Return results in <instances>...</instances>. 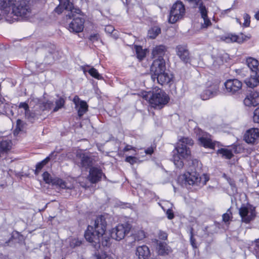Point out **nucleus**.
<instances>
[{"label": "nucleus", "instance_id": "f257e3e1", "mask_svg": "<svg viewBox=\"0 0 259 259\" xmlns=\"http://www.w3.org/2000/svg\"><path fill=\"white\" fill-rule=\"evenodd\" d=\"M107 223L103 216L98 217L93 226H89L84 233L87 241L96 249L109 247L111 244L109 234L106 232Z\"/></svg>", "mask_w": 259, "mask_h": 259}, {"label": "nucleus", "instance_id": "f03ea898", "mask_svg": "<svg viewBox=\"0 0 259 259\" xmlns=\"http://www.w3.org/2000/svg\"><path fill=\"white\" fill-rule=\"evenodd\" d=\"M165 62L163 58L154 59L150 68L152 80L161 85L168 83L171 76L165 72Z\"/></svg>", "mask_w": 259, "mask_h": 259}, {"label": "nucleus", "instance_id": "7ed1b4c3", "mask_svg": "<svg viewBox=\"0 0 259 259\" xmlns=\"http://www.w3.org/2000/svg\"><path fill=\"white\" fill-rule=\"evenodd\" d=\"M142 96L143 99L148 101L153 107L158 109L163 108L169 100L168 96L160 89L143 92Z\"/></svg>", "mask_w": 259, "mask_h": 259}, {"label": "nucleus", "instance_id": "20e7f679", "mask_svg": "<svg viewBox=\"0 0 259 259\" xmlns=\"http://www.w3.org/2000/svg\"><path fill=\"white\" fill-rule=\"evenodd\" d=\"M12 7L11 15L17 17L15 19L26 20L30 16L31 9L29 0H18Z\"/></svg>", "mask_w": 259, "mask_h": 259}, {"label": "nucleus", "instance_id": "39448f33", "mask_svg": "<svg viewBox=\"0 0 259 259\" xmlns=\"http://www.w3.org/2000/svg\"><path fill=\"white\" fill-rule=\"evenodd\" d=\"M190 150L187 146L183 144H178V146L172 151L171 160L177 167L182 168L184 165L183 159L187 158L190 155Z\"/></svg>", "mask_w": 259, "mask_h": 259}, {"label": "nucleus", "instance_id": "423d86ee", "mask_svg": "<svg viewBox=\"0 0 259 259\" xmlns=\"http://www.w3.org/2000/svg\"><path fill=\"white\" fill-rule=\"evenodd\" d=\"M185 182L189 185H196L202 187L205 185L209 180V178L206 175L203 174L202 176L196 171L187 172L183 176Z\"/></svg>", "mask_w": 259, "mask_h": 259}, {"label": "nucleus", "instance_id": "0eeeda50", "mask_svg": "<svg viewBox=\"0 0 259 259\" xmlns=\"http://www.w3.org/2000/svg\"><path fill=\"white\" fill-rule=\"evenodd\" d=\"M185 8L183 3L178 1L172 5L170 10L169 22L174 24L182 19L185 14Z\"/></svg>", "mask_w": 259, "mask_h": 259}, {"label": "nucleus", "instance_id": "6e6552de", "mask_svg": "<svg viewBox=\"0 0 259 259\" xmlns=\"http://www.w3.org/2000/svg\"><path fill=\"white\" fill-rule=\"evenodd\" d=\"M131 227L128 224L118 225L113 228L110 232L111 237L117 241L123 239L130 231Z\"/></svg>", "mask_w": 259, "mask_h": 259}, {"label": "nucleus", "instance_id": "1a4fd4ad", "mask_svg": "<svg viewBox=\"0 0 259 259\" xmlns=\"http://www.w3.org/2000/svg\"><path fill=\"white\" fill-rule=\"evenodd\" d=\"M195 133L199 142V144L205 148L214 149L215 142H212L210 136L200 129H196Z\"/></svg>", "mask_w": 259, "mask_h": 259}, {"label": "nucleus", "instance_id": "9d476101", "mask_svg": "<svg viewBox=\"0 0 259 259\" xmlns=\"http://www.w3.org/2000/svg\"><path fill=\"white\" fill-rule=\"evenodd\" d=\"M42 177L44 181L47 184L58 186L62 189H71L73 188L71 184L68 185L63 180L56 177H52L47 171L43 174Z\"/></svg>", "mask_w": 259, "mask_h": 259}, {"label": "nucleus", "instance_id": "9b49d317", "mask_svg": "<svg viewBox=\"0 0 259 259\" xmlns=\"http://www.w3.org/2000/svg\"><path fill=\"white\" fill-rule=\"evenodd\" d=\"M226 91L231 95H236L241 92L242 83L237 79L227 80L224 83Z\"/></svg>", "mask_w": 259, "mask_h": 259}, {"label": "nucleus", "instance_id": "f8f14e48", "mask_svg": "<svg viewBox=\"0 0 259 259\" xmlns=\"http://www.w3.org/2000/svg\"><path fill=\"white\" fill-rule=\"evenodd\" d=\"M239 212L242 221L245 223H249L255 217V208L252 206H242L239 208Z\"/></svg>", "mask_w": 259, "mask_h": 259}, {"label": "nucleus", "instance_id": "ddd939ff", "mask_svg": "<svg viewBox=\"0 0 259 259\" xmlns=\"http://www.w3.org/2000/svg\"><path fill=\"white\" fill-rule=\"evenodd\" d=\"M60 6L62 7L64 9L68 11L66 14V17L68 19H72L74 17V13L79 14L81 11L78 8H74L72 3H70L69 0H59Z\"/></svg>", "mask_w": 259, "mask_h": 259}, {"label": "nucleus", "instance_id": "4468645a", "mask_svg": "<svg viewBox=\"0 0 259 259\" xmlns=\"http://www.w3.org/2000/svg\"><path fill=\"white\" fill-rule=\"evenodd\" d=\"M250 37V35H245L243 33H240L238 35L229 34L222 36L221 39L222 40L227 43L236 42L239 44H241L249 39Z\"/></svg>", "mask_w": 259, "mask_h": 259}, {"label": "nucleus", "instance_id": "2eb2a0df", "mask_svg": "<svg viewBox=\"0 0 259 259\" xmlns=\"http://www.w3.org/2000/svg\"><path fill=\"white\" fill-rule=\"evenodd\" d=\"M76 14L74 13L73 20L70 23L69 25V30L70 31L75 32H79L82 31L83 29V20L79 17H76Z\"/></svg>", "mask_w": 259, "mask_h": 259}, {"label": "nucleus", "instance_id": "dca6fc26", "mask_svg": "<svg viewBox=\"0 0 259 259\" xmlns=\"http://www.w3.org/2000/svg\"><path fill=\"white\" fill-rule=\"evenodd\" d=\"M75 106V108L77 111L78 115L80 117L88 111V105L86 102L81 100L77 96H75L73 99Z\"/></svg>", "mask_w": 259, "mask_h": 259}, {"label": "nucleus", "instance_id": "f3484780", "mask_svg": "<svg viewBox=\"0 0 259 259\" xmlns=\"http://www.w3.org/2000/svg\"><path fill=\"white\" fill-rule=\"evenodd\" d=\"M102 176L105 177L101 169L96 167H92L89 171L88 179L92 183H96L100 181Z\"/></svg>", "mask_w": 259, "mask_h": 259}, {"label": "nucleus", "instance_id": "a211bd4d", "mask_svg": "<svg viewBox=\"0 0 259 259\" xmlns=\"http://www.w3.org/2000/svg\"><path fill=\"white\" fill-rule=\"evenodd\" d=\"M244 104L249 107H255L259 105V92H252L247 96L244 100Z\"/></svg>", "mask_w": 259, "mask_h": 259}, {"label": "nucleus", "instance_id": "6ab92c4d", "mask_svg": "<svg viewBox=\"0 0 259 259\" xmlns=\"http://www.w3.org/2000/svg\"><path fill=\"white\" fill-rule=\"evenodd\" d=\"M176 53L180 59L185 63H188L190 60L189 52L186 46L178 45L176 47Z\"/></svg>", "mask_w": 259, "mask_h": 259}, {"label": "nucleus", "instance_id": "aec40b11", "mask_svg": "<svg viewBox=\"0 0 259 259\" xmlns=\"http://www.w3.org/2000/svg\"><path fill=\"white\" fill-rule=\"evenodd\" d=\"M219 87L217 84L210 86L201 94V98L203 100H206L217 96L219 92Z\"/></svg>", "mask_w": 259, "mask_h": 259}, {"label": "nucleus", "instance_id": "412c9836", "mask_svg": "<svg viewBox=\"0 0 259 259\" xmlns=\"http://www.w3.org/2000/svg\"><path fill=\"white\" fill-rule=\"evenodd\" d=\"M258 136V130L257 128H251L246 132L244 136V139L247 143L254 144Z\"/></svg>", "mask_w": 259, "mask_h": 259}, {"label": "nucleus", "instance_id": "4be33fe9", "mask_svg": "<svg viewBox=\"0 0 259 259\" xmlns=\"http://www.w3.org/2000/svg\"><path fill=\"white\" fill-rule=\"evenodd\" d=\"M16 2V0H0V19L2 15L8 14L7 12L10 10V7Z\"/></svg>", "mask_w": 259, "mask_h": 259}, {"label": "nucleus", "instance_id": "5701e85b", "mask_svg": "<svg viewBox=\"0 0 259 259\" xmlns=\"http://www.w3.org/2000/svg\"><path fill=\"white\" fill-rule=\"evenodd\" d=\"M136 254L139 259H147L150 255V249L145 245L139 246L137 248Z\"/></svg>", "mask_w": 259, "mask_h": 259}, {"label": "nucleus", "instance_id": "b1692460", "mask_svg": "<svg viewBox=\"0 0 259 259\" xmlns=\"http://www.w3.org/2000/svg\"><path fill=\"white\" fill-rule=\"evenodd\" d=\"M156 249L159 255L165 256L171 252V248L165 242L157 241Z\"/></svg>", "mask_w": 259, "mask_h": 259}, {"label": "nucleus", "instance_id": "393cba45", "mask_svg": "<svg viewBox=\"0 0 259 259\" xmlns=\"http://www.w3.org/2000/svg\"><path fill=\"white\" fill-rule=\"evenodd\" d=\"M166 51V48L163 45L156 46L152 52L153 58L155 59L163 58Z\"/></svg>", "mask_w": 259, "mask_h": 259}, {"label": "nucleus", "instance_id": "a878e982", "mask_svg": "<svg viewBox=\"0 0 259 259\" xmlns=\"http://www.w3.org/2000/svg\"><path fill=\"white\" fill-rule=\"evenodd\" d=\"M199 10L201 15V17L203 19V23H202V27L203 28H207L211 25V22L207 17V11L204 6L202 4L200 5Z\"/></svg>", "mask_w": 259, "mask_h": 259}, {"label": "nucleus", "instance_id": "bb28decb", "mask_svg": "<svg viewBox=\"0 0 259 259\" xmlns=\"http://www.w3.org/2000/svg\"><path fill=\"white\" fill-rule=\"evenodd\" d=\"M19 107L24 109L25 117L29 120L32 121L36 118V114L29 110V106L27 103L21 102L20 103Z\"/></svg>", "mask_w": 259, "mask_h": 259}, {"label": "nucleus", "instance_id": "cd10ccee", "mask_svg": "<svg viewBox=\"0 0 259 259\" xmlns=\"http://www.w3.org/2000/svg\"><path fill=\"white\" fill-rule=\"evenodd\" d=\"M246 64L253 74L258 69V62L253 58L249 57L247 58Z\"/></svg>", "mask_w": 259, "mask_h": 259}, {"label": "nucleus", "instance_id": "c85d7f7f", "mask_svg": "<svg viewBox=\"0 0 259 259\" xmlns=\"http://www.w3.org/2000/svg\"><path fill=\"white\" fill-rule=\"evenodd\" d=\"M93 164L92 158L85 154H83L81 158L80 165L85 168L91 167Z\"/></svg>", "mask_w": 259, "mask_h": 259}, {"label": "nucleus", "instance_id": "c756f323", "mask_svg": "<svg viewBox=\"0 0 259 259\" xmlns=\"http://www.w3.org/2000/svg\"><path fill=\"white\" fill-rule=\"evenodd\" d=\"M161 33V28L158 26L151 28L148 31V37L151 39L155 38Z\"/></svg>", "mask_w": 259, "mask_h": 259}, {"label": "nucleus", "instance_id": "7c9ffc66", "mask_svg": "<svg viewBox=\"0 0 259 259\" xmlns=\"http://www.w3.org/2000/svg\"><path fill=\"white\" fill-rule=\"evenodd\" d=\"M217 154H220L222 157L227 159H230L233 156L232 151L225 148L219 149L217 151Z\"/></svg>", "mask_w": 259, "mask_h": 259}, {"label": "nucleus", "instance_id": "2f4dec72", "mask_svg": "<svg viewBox=\"0 0 259 259\" xmlns=\"http://www.w3.org/2000/svg\"><path fill=\"white\" fill-rule=\"evenodd\" d=\"M54 153H52L49 156H48L44 160L41 161V162L38 163L36 165V169L35 170L34 173L35 175H37L42 167L48 163V162L50 161L51 159V156Z\"/></svg>", "mask_w": 259, "mask_h": 259}, {"label": "nucleus", "instance_id": "473e14b6", "mask_svg": "<svg viewBox=\"0 0 259 259\" xmlns=\"http://www.w3.org/2000/svg\"><path fill=\"white\" fill-rule=\"evenodd\" d=\"M244 82L247 87L253 88L258 84L257 80L253 73L250 75V77L247 78L244 80Z\"/></svg>", "mask_w": 259, "mask_h": 259}, {"label": "nucleus", "instance_id": "72a5a7b5", "mask_svg": "<svg viewBox=\"0 0 259 259\" xmlns=\"http://www.w3.org/2000/svg\"><path fill=\"white\" fill-rule=\"evenodd\" d=\"M12 145L11 141L3 140L0 143V149L4 152H7L11 148Z\"/></svg>", "mask_w": 259, "mask_h": 259}, {"label": "nucleus", "instance_id": "f704fd0d", "mask_svg": "<svg viewBox=\"0 0 259 259\" xmlns=\"http://www.w3.org/2000/svg\"><path fill=\"white\" fill-rule=\"evenodd\" d=\"M83 71L85 72H88L89 74L93 77L98 79H102V76L99 73L97 70L94 68V67H92L89 70H87L85 68V67L83 68Z\"/></svg>", "mask_w": 259, "mask_h": 259}, {"label": "nucleus", "instance_id": "c9c22d12", "mask_svg": "<svg viewBox=\"0 0 259 259\" xmlns=\"http://www.w3.org/2000/svg\"><path fill=\"white\" fill-rule=\"evenodd\" d=\"M65 102V100L62 97H60L58 100H57L55 102L56 106L53 109V112H56L59 109L63 107Z\"/></svg>", "mask_w": 259, "mask_h": 259}, {"label": "nucleus", "instance_id": "e433bc0d", "mask_svg": "<svg viewBox=\"0 0 259 259\" xmlns=\"http://www.w3.org/2000/svg\"><path fill=\"white\" fill-rule=\"evenodd\" d=\"M135 240L140 241L145 238V232L143 230H139L134 234Z\"/></svg>", "mask_w": 259, "mask_h": 259}, {"label": "nucleus", "instance_id": "4c0bfd02", "mask_svg": "<svg viewBox=\"0 0 259 259\" xmlns=\"http://www.w3.org/2000/svg\"><path fill=\"white\" fill-rule=\"evenodd\" d=\"M178 144H183L186 146H192L193 144V141L190 138L183 137L180 139Z\"/></svg>", "mask_w": 259, "mask_h": 259}, {"label": "nucleus", "instance_id": "58836bf2", "mask_svg": "<svg viewBox=\"0 0 259 259\" xmlns=\"http://www.w3.org/2000/svg\"><path fill=\"white\" fill-rule=\"evenodd\" d=\"M53 106V103L51 101H48L46 102H43L40 105V107L42 111L51 109Z\"/></svg>", "mask_w": 259, "mask_h": 259}, {"label": "nucleus", "instance_id": "ea45409f", "mask_svg": "<svg viewBox=\"0 0 259 259\" xmlns=\"http://www.w3.org/2000/svg\"><path fill=\"white\" fill-rule=\"evenodd\" d=\"M136 53L137 57L140 60H142L145 57V53L144 52L141 47H137Z\"/></svg>", "mask_w": 259, "mask_h": 259}, {"label": "nucleus", "instance_id": "a19ab883", "mask_svg": "<svg viewBox=\"0 0 259 259\" xmlns=\"http://www.w3.org/2000/svg\"><path fill=\"white\" fill-rule=\"evenodd\" d=\"M243 19H244V23H243V26L244 27H248L250 25V16L247 14H244L243 16Z\"/></svg>", "mask_w": 259, "mask_h": 259}, {"label": "nucleus", "instance_id": "79ce46f5", "mask_svg": "<svg viewBox=\"0 0 259 259\" xmlns=\"http://www.w3.org/2000/svg\"><path fill=\"white\" fill-rule=\"evenodd\" d=\"M81 241L75 238L72 239L71 241L70 242V246L72 248H74L76 246H79L81 245Z\"/></svg>", "mask_w": 259, "mask_h": 259}, {"label": "nucleus", "instance_id": "37998d69", "mask_svg": "<svg viewBox=\"0 0 259 259\" xmlns=\"http://www.w3.org/2000/svg\"><path fill=\"white\" fill-rule=\"evenodd\" d=\"M232 214L230 209H228L227 212L223 215V220L224 222L227 223L230 219V215Z\"/></svg>", "mask_w": 259, "mask_h": 259}, {"label": "nucleus", "instance_id": "c03bdc74", "mask_svg": "<svg viewBox=\"0 0 259 259\" xmlns=\"http://www.w3.org/2000/svg\"><path fill=\"white\" fill-rule=\"evenodd\" d=\"M190 242L193 248H197V245L195 242V239L193 237V229H191L190 231Z\"/></svg>", "mask_w": 259, "mask_h": 259}, {"label": "nucleus", "instance_id": "a18cd8bd", "mask_svg": "<svg viewBox=\"0 0 259 259\" xmlns=\"http://www.w3.org/2000/svg\"><path fill=\"white\" fill-rule=\"evenodd\" d=\"M253 119L254 122L259 123V108L254 110Z\"/></svg>", "mask_w": 259, "mask_h": 259}, {"label": "nucleus", "instance_id": "49530a36", "mask_svg": "<svg viewBox=\"0 0 259 259\" xmlns=\"http://www.w3.org/2000/svg\"><path fill=\"white\" fill-rule=\"evenodd\" d=\"M137 160V158L136 157L131 156H127L125 158V161L130 163L131 164H132V165L136 162Z\"/></svg>", "mask_w": 259, "mask_h": 259}, {"label": "nucleus", "instance_id": "de8ad7c7", "mask_svg": "<svg viewBox=\"0 0 259 259\" xmlns=\"http://www.w3.org/2000/svg\"><path fill=\"white\" fill-rule=\"evenodd\" d=\"M114 30V28L112 25H107L105 27V31L107 33H112Z\"/></svg>", "mask_w": 259, "mask_h": 259}, {"label": "nucleus", "instance_id": "09e8293b", "mask_svg": "<svg viewBox=\"0 0 259 259\" xmlns=\"http://www.w3.org/2000/svg\"><path fill=\"white\" fill-rule=\"evenodd\" d=\"M166 213L167 215V217L168 219L171 220L174 218V214L173 211L171 209H168L166 210Z\"/></svg>", "mask_w": 259, "mask_h": 259}, {"label": "nucleus", "instance_id": "8fccbe9b", "mask_svg": "<svg viewBox=\"0 0 259 259\" xmlns=\"http://www.w3.org/2000/svg\"><path fill=\"white\" fill-rule=\"evenodd\" d=\"M99 38V35L98 34H91L90 36V39L94 42L95 41H97Z\"/></svg>", "mask_w": 259, "mask_h": 259}, {"label": "nucleus", "instance_id": "3c124183", "mask_svg": "<svg viewBox=\"0 0 259 259\" xmlns=\"http://www.w3.org/2000/svg\"><path fill=\"white\" fill-rule=\"evenodd\" d=\"M223 63V60L221 57H218L214 61L213 64L215 66L221 65Z\"/></svg>", "mask_w": 259, "mask_h": 259}, {"label": "nucleus", "instance_id": "603ef678", "mask_svg": "<svg viewBox=\"0 0 259 259\" xmlns=\"http://www.w3.org/2000/svg\"><path fill=\"white\" fill-rule=\"evenodd\" d=\"M167 234L163 232H160L159 233V238L162 240H166L167 239Z\"/></svg>", "mask_w": 259, "mask_h": 259}, {"label": "nucleus", "instance_id": "864d4df0", "mask_svg": "<svg viewBox=\"0 0 259 259\" xmlns=\"http://www.w3.org/2000/svg\"><path fill=\"white\" fill-rule=\"evenodd\" d=\"M153 152V150L152 148H149L145 150V153L147 154H151Z\"/></svg>", "mask_w": 259, "mask_h": 259}, {"label": "nucleus", "instance_id": "5fc2aeb1", "mask_svg": "<svg viewBox=\"0 0 259 259\" xmlns=\"http://www.w3.org/2000/svg\"><path fill=\"white\" fill-rule=\"evenodd\" d=\"M134 147L130 145H126L125 147L124 148L123 151H127L133 149Z\"/></svg>", "mask_w": 259, "mask_h": 259}, {"label": "nucleus", "instance_id": "6e6d98bb", "mask_svg": "<svg viewBox=\"0 0 259 259\" xmlns=\"http://www.w3.org/2000/svg\"><path fill=\"white\" fill-rule=\"evenodd\" d=\"M62 7H60V5L57 7L56 9H55V11L56 12V13H57L58 14H60L62 13Z\"/></svg>", "mask_w": 259, "mask_h": 259}, {"label": "nucleus", "instance_id": "4d7b16f0", "mask_svg": "<svg viewBox=\"0 0 259 259\" xmlns=\"http://www.w3.org/2000/svg\"><path fill=\"white\" fill-rule=\"evenodd\" d=\"M255 77H258L259 76V68L253 73Z\"/></svg>", "mask_w": 259, "mask_h": 259}, {"label": "nucleus", "instance_id": "13d9d810", "mask_svg": "<svg viewBox=\"0 0 259 259\" xmlns=\"http://www.w3.org/2000/svg\"><path fill=\"white\" fill-rule=\"evenodd\" d=\"M22 121L20 119H18L17 120V125L20 129V125L22 123Z\"/></svg>", "mask_w": 259, "mask_h": 259}, {"label": "nucleus", "instance_id": "bf43d9fd", "mask_svg": "<svg viewBox=\"0 0 259 259\" xmlns=\"http://www.w3.org/2000/svg\"><path fill=\"white\" fill-rule=\"evenodd\" d=\"M254 17L256 19L259 20V11L255 14Z\"/></svg>", "mask_w": 259, "mask_h": 259}, {"label": "nucleus", "instance_id": "052dcab7", "mask_svg": "<svg viewBox=\"0 0 259 259\" xmlns=\"http://www.w3.org/2000/svg\"><path fill=\"white\" fill-rule=\"evenodd\" d=\"M255 243L256 247L259 248V239H256L255 241Z\"/></svg>", "mask_w": 259, "mask_h": 259}, {"label": "nucleus", "instance_id": "680f3d73", "mask_svg": "<svg viewBox=\"0 0 259 259\" xmlns=\"http://www.w3.org/2000/svg\"><path fill=\"white\" fill-rule=\"evenodd\" d=\"M256 79L257 80L258 83H259V76H258V77H256Z\"/></svg>", "mask_w": 259, "mask_h": 259}, {"label": "nucleus", "instance_id": "e2e57ef3", "mask_svg": "<svg viewBox=\"0 0 259 259\" xmlns=\"http://www.w3.org/2000/svg\"><path fill=\"white\" fill-rule=\"evenodd\" d=\"M236 20H237V22H239V23H240V22L239 21V19H236Z\"/></svg>", "mask_w": 259, "mask_h": 259}, {"label": "nucleus", "instance_id": "0e129e2a", "mask_svg": "<svg viewBox=\"0 0 259 259\" xmlns=\"http://www.w3.org/2000/svg\"><path fill=\"white\" fill-rule=\"evenodd\" d=\"M128 1H130V0H125V3H127Z\"/></svg>", "mask_w": 259, "mask_h": 259}, {"label": "nucleus", "instance_id": "69168bd1", "mask_svg": "<svg viewBox=\"0 0 259 259\" xmlns=\"http://www.w3.org/2000/svg\"><path fill=\"white\" fill-rule=\"evenodd\" d=\"M97 259H101V258L99 256H98Z\"/></svg>", "mask_w": 259, "mask_h": 259}]
</instances>
